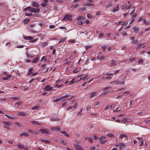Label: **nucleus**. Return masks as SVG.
I'll list each match as a JSON object with an SVG mask.
<instances>
[{
    "mask_svg": "<svg viewBox=\"0 0 150 150\" xmlns=\"http://www.w3.org/2000/svg\"><path fill=\"white\" fill-rule=\"evenodd\" d=\"M63 21H72V16L71 15L67 14L64 16V18L62 19Z\"/></svg>",
    "mask_w": 150,
    "mask_h": 150,
    "instance_id": "nucleus-1",
    "label": "nucleus"
},
{
    "mask_svg": "<svg viewBox=\"0 0 150 150\" xmlns=\"http://www.w3.org/2000/svg\"><path fill=\"white\" fill-rule=\"evenodd\" d=\"M106 137H105L103 136L100 137L98 140L100 141V143L102 144H104L107 142V140L105 139Z\"/></svg>",
    "mask_w": 150,
    "mask_h": 150,
    "instance_id": "nucleus-2",
    "label": "nucleus"
},
{
    "mask_svg": "<svg viewBox=\"0 0 150 150\" xmlns=\"http://www.w3.org/2000/svg\"><path fill=\"white\" fill-rule=\"evenodd\" d=\"M61 128L59 127V126H57L56 127H51L50 128L51 130L52 131H59L60 130Z\"/></svg>",
    "mask_w": 150,
    "mask_h": 150,
    "instance_id": "nucleus-3",
    "label": "nucleus"
},
{
    "mask_svg": "<svg viewBox=\"0 0 150 150\" xmlns=\"http://www.w3.org/2000/svg\"><path fill=\"white\" fill-rule=\"evenodd\" d=\"M39 131L41 132L43 134H48L50 133L49 131L45 129H41L39 130Z\"/></svg>",
    "mask_w": 150,
    "mask_h": 150,
    "instance_id": "nucleus-4",
    "label": "nucleus"
},
{
    "mask_svg": "<svg viewBox=\"0 0 150 150\" xmlns=\"http://www.w3.org/2000/svg\"><path fill=\"white\" fill-rule=\"evenodd\" d=\"M110 67H113L117 65V64L115 61L114 59L110 60Z\"/></svg>",
    "mask_w": 150,
    "mask_h": 150,
    "instance_id": "nucleus-5",
    "label": "nucleus"
},
{
    "mask_svg": "<svg viewBox=\"0 0 150 150\" xmlns=\"http://www.w3.org/2000/svg\"><path fill=\"white\" fill-rule=\"evenodd\" d=\"M40 9L39 8H32V10H30L31 12H34L35 13H38L40 12Z\"/></svg>",
    "mask_w": 150,
    "mask_h": 150,
    "instance_id": "nucleus-6",
    "label": "nucleus"
},
{
    "mask_svg": "<svg viewBox=\"0 0 150 150\" xmlns=\"http://www.w3.org/2000/svg\"><path fill=\"white\" fill-rule=\"evenodd\" d=\"M31 5L32 6L34 7H38L39 6V4L38 3L36 2H32Z\"/></svg>",
    "mask_w": 150,
    "mask_h": 150,
    "instance_id": "nucleus-7",
    "label": "nucleus"
},
{
    "mask_svg": "<svg viewBox=\"0 0 150 150\" xmlns=\"http://www.w3.org/2000/svg\"><path fill=\"white\" fill-rule=\"evenodd\" d=\"M126 145L125 144L121 143L120 144V149H124L126 148Z\"/></svg>",
    "mask_w": 150,
    "mask_h": 150,
    "instance_id": "nucleus-8",
    "label": "nucleus"
},
{
    "mask_svg": "<svg viewBox=\"0 0 150 150\" xmlns=\"http://www.w3.org/2000/svg\"><path fill=\"white\" fill-rule=\"evenodd\" d=\"M53 89V87H50V85H48L46 86L45 88V89L46 91H49L52 90Z\"/></svg>",
    "mask_w": 150,
    "mask_h": 150,
    "instance_id": "nucleus-9",
    "label": "nucleus"
},
{
    "mask_svg": "<svg viewBox=\"0 0 150 150\" xmlns=\"http://www.w3.org/2000/svg\"><path fill=\"white\" fill-rule=\"evenodd\" d=\"M74 146L75 147L76 149L77 150H83L81 147L78 144H74Z\"/></svg>",
    "mask_w": 150,
    "mask_h": 150,
    "instance_id": "nucleus-10",
    "label": "nucleus"
},
{
    "mask_svg": "<svg viewBox=\"0 0 150 150\" xmlns=\"http://www.w3.org/2000/svg\"><path fill=\"white\" fill-rule=\"evenodd\" d=\"M28 131L30 133H31L33 135L38 134V131L36 130L33 131L32 129H29L28 130Z\"/></svg>",
    "mask_w": 150,
    "mask_h": 150,
    "instance_id": "nucleus-11",
    "label": "nucleus"
},
{
    "mask_svg": "<svg viewBox=\"0 0 150 150\" xmlns=\"http://www.w3.org/2000/svg\"><path fill=\"white\" fill-rule=\"evenodd\" d=\"M97 93V92H94L91 93L89 94V98L90 99L92 97H94L95 96Z\"/></svg>",
    "mask_w": 150,
    "mask_h": 150,
    "instance_id": "nucleus-12",
    "label": "nucleus"
},
{
    "mask_svg": "<svg viewBox=\"0 0 150 150\" xmlns=\"http://www.w3.org/2000/svg\"><path fill=\"white\" fill-rule=\"evenodd\" d=\"M26 115V113L25 112H20L17 114L18 116H24Z\"/></svg>",
    "mask_w": 150,
    "mask_h": 150,
    "instance_id": "nucleus-13",
    "label": "nucleus"
},
{
    "mask_svg": "<svg viewBox=\"0 0 150 150\" xmlns=\"http://www.w3.org/2000/svg\"><path fill=\"white\" fill-rule=\"evenodd\" d=\"M84 5L85 6H93L94 5L93 4L91 3H89V2H86V3H85L84 4Z\"/></svg>",
    "mask_w": 150,
    "mask_h": 150,
    "instance_id": "nucleus-14",
    "label": "nucleus"
},
{
    "mask_svg": "<svg viewBox=\"0 0 150 150\" xmlns=\"http://www.w3.org/2000/svg\"><path fill=\"white\" fill-rule=\"evenodd\" d=\"M40 105H38L37 106H34L31 108L32 110H37L40 109Z\"/></svg>",
    "mask_w": 150,
    "mask_h": 150,
    "instance_id": "nucleus-15",
    "label": "nucleus"
},
{
    "mask_svg": "<svg viewBox=\"0 0 150 150\" xmlns=\"http://www.w3.org/2000/svg\"><path fill=\"white\" fill-rule=\"evenodd\" d=\"M119 5L117 4L116 5V7L114 8L113 9V12H115L119 10Z\"/></svg>",
    "mask_w": 150,
    "mask_h": 150,
    "instance_id": "nucleus-16",
    "label": "nucleus"
},
{
    "mask_svg": "<svg viewBox=\"0 0 150 150\" xmlns=\"http://www.w3.org/2000/svg\"><path fill=\"white\" fill-rule=\"evenodd\" d=\"M112 91H110V90L108 91H106L105 92H102L101 93V95H107L110 93L112 92Z\"/></svg>",
    "mask_w": 150,
    "mask_h": 150,
    "instance_id": "nucleus-17",
    "label": "nucleus"
},
{
    "mask_svg": "<svg viewBox=\"0 0 150 150\" xmlns=\"http://www.w3.org/2000/svg\"><path fill=\"white\" fill-rule=\"evenodd\" d=\"M23 38L24 39L27 40H31L33 38V37L30 36H25Z\"/></svg>",
    "mask_w": 150,
    "mask_h": 150,
    "instance_id": "nucleus-18",
    "label": "nucleus"
},
{
    "mask_svg": "<svg viewBox=\"0 0 150 150\" xmlns=\"http://www.w3.org/2000/svg\"><path fill=\"white\" fill-rule=\"evenodd\" d=\"M17 147L19 149H23L24 148L23 145L21 144V143H18L17 145Z\"/></svg>",
    "mask_w": 150,
    "mask_h": 150,
    "instance_id": "nucleus-19",
    "label": "nucleus"
},
{
    "mask_svg": "<svg viewBox=\"0 0 150 150\" xmlns=\"http://www.w3.org/2000/svg\"><path fill=\"white\" fill-rule=\"evenodd\" d=\"M15 125L17 126L20 127H23V125L19 122L15 123Z\"/></svg>",
    "mask_w": 150,
    "mask_h": 150,
    "instance_id": "nucleus-20",
    "label": "nucleus"
},
{
    "mask_svg": "<svg viewBox=\"0 0 150 150\" xmlns=\"http://www.w3.org/2000/svg\"><path fill=\"white\" fill-rule=\"evenodd\" d=\"M105 75L109 76L114 75V74L113 73V71L111 70L110 71L107 72L106 73Z\"/></svg>",
    "mask_w": 150,
    "mask_h": 150,
    "instance_id": "nucleus-21",
    "label": "nucleus"
},
{
    "mask_svg": "<svg viewBox=\"0 0 150 150\" xmlns=\"http://www.w3.org/2000/svg\"><path fill=\"white\" fill-rule=\"evenodd\" d=\"M32 7L31 6H28L26 8H25V9H24L23 10V11H25L27 10H28V11L30 12H31L30 10H32Z\"/></svg>",
    "mask_w": 150,
    "mask_h": 150,
    "instance_id": "nucleus-22",
    "label": "nucleus"
},
{
    "mask_svg": "<svg viewBox=\"0 0 150 150\" xmlns=\"http://www.w3.org/2000/svg\"><path fill=\"white\" fill-rule=\"evenodd\" d=\"M3 123L4 125L8 126H10L11 124V122L8 121H3Z\"/></svg>",
    "mask_w": 150,
    "mask_h": 150,
    "instance_id": "nucleus-23",
    "label": "nucleus"
},
{
    "mask_svg": "<svg viewBox=\"0 0 150 150\" xmlns=\"http://www.w3.org/2000/svg\"><path fill=\"white\" fill-rule=\"evenodd\" d=\"M134 30V32L135 33H137L139 30L140 28L136 27H134L133 28Z\"/></svg>",
    "mask_w": 150,
    "mask_h": 150,
    "instance_id": "nucleus-24",
    "label": "nucleus"
},
{
    "mask_svg": "<svg viewBox=\"0 0 150 150\" xmlns=\"http://www.w3.org/2000/svg\"><path fill=\"white\" fill-rule=\"evenodd\" d=\"M5 115L9 119L14 120L16 119V118L14 116H11L7 115Z\"/></svg>",
    "mask_w": 150,
    "mask_h": 150,
    "instance_id": "nucleus-25",
    "label": "nucleus"
},
{
    "mask_svg": "<svg viewBox=\"0 0 150 150\" xmlns=\"http://www.w3.org/2000/svg\"><path fill=\"white\" fill-rule=\"evenodd\" d=\"M86 10V8L84 6L79 9V11L80 12H83L84 11Z\"/></svg>",
    "mask_w": 150,
    "mask_h": 150,
    "instance_id": "nucleus-26",
    "label": "nucleus"
},
{
    "mask_svg": "<svg viewBox=\"0 0 150 150\" xmlns=\"http://www.w3.org/2000/svg\"><path fill=\"white\" fill-rule=\"evenodd\" d=\"M31 122L32 124L34 125H40V123L35 121H32Z\"/></svg>",
    "mask_w": 150,
    "mask_h": 150,
    "instance_id": "nucleus-27",
    "label": "nucleus"
},
{
    "mask_svg": "<svg viewBox=\"0 0 150 150\" xmlns=\"http://www.w3.org/2000/svg\"><path fill=\"white\" fill-rule=\"evenodd\" d=\"M60 133L64 134L66 137H68L69 136V135L65 131L61 132Z\"/></svg>",
    "mask_w": 150,
    "mask_h": 150,
    "instance_id": "nucleus-28",
    "label": "nucleus"
},
{
    "mask_svg": "<svg viewBox=\"0 0 150 150\" xmlns=\"http://www.w3.org/2000/svg\"><path fill=\"white\" fill-rule=\"evenodd\" d=\"M143 45L142 44H138L136 47L135 49L136 50H137L138 49L141 48L142 47V45Z\"/></svg>",
    "mask_w": 150,
    "mask_h": 150,
    "instance_id": "nucleus-29",
    "label": "nucleus"
},
{
    "mask_svg": "<svg viewBox=\"0 0 150 150\" xmlns=\"http://www.w3.org/2000/svg\"><path fill=\"white\" fill-rule=\"evenodd\" d=\"M85 18L82 16H79L77 19V21H79L80 20H84L85 19Z\"/></svg>",
    "mask_w": 150,
    "mask_h": 150,
    "instance_id": "nucleus-30",
    "label": "nucleus"
},
{
    "mask_svg": "<svg viewBox=\"0 0 150 150\" xmlns=\"http://www.w3.org/2000/svg\"><path fill=\"white\" fill-rule=\"evenodd\" d=\"M135 8H132L130 10V15L132 14L135 11Z\"/></svg>",
    "mask_w": 150,
    "mask_h": 150,
    "instance_id": "nucleus-31",
    "label": "nucleus"
},
{
    "mask_svg": "<svg viewBox=\"0 0 150 150\" xmlns=\"http://www.w3.org/2000/svg\"><path fill=\"white\" fill-rule=\"evenodd\" d=\"M105 57L104 56H102L101 57H98L97 58V59L99 60L100 61L103 60L105 59Z\"/></svg>",
    "mask_w": 150,
    "mask_h": 150,
    "instance_id": "nucleus-32",
    "label": "nucleus"
},
{
    "mask_svg": "<svg viewBox=\"0 0 150 150\" xmlns=\"http://www.w3.org/2000/svg\"><path fill=\"white\" fill-rule=\"evenodd\" d=\"M39 58L38 57H36L35 58L32 60V63H35L38 62V61Z\"/></svg>",
    "mask_w": 150,
    "mask_h": 150,
    "instance_id": "nucleus-33",
    "label": "nucleus"
},
{
    "mask_svg": "<svg viewBox=\"0 0 150 150\" xmlns=\"http://www.w3.org/2000/svg\"><path fill=\"white\" fill-rule=\"evenodd\" d=\"M30 21V19L28 18L25 19L23 21V23L25 24H27L29 23Z\"/></svg>",
    "mask_w": 150,
    "mask_h": 150,
    "instance_id": "nucleus-34",
    "label": "nucleus"
},
{
    "mask_svg": "<svg viewBox=\"0 0 150 150\" xmlns=\"http://www.w3.org/2000/svg\"><path fill=\"white\" fill-rule=\"evenodd\" d=\"M128 5L127 4H124L122 6V8L124 10H126L128 8Z\"/></svg>",
    "mask_w": 150,
    "mask_h": 150,
    "instance_id": "nucleus-35",
    "label": "nucleus"
},
{
    "mask_svg": "<svg viewBox=\"0 0 150 150\" xmlns=\"http://www.w3.org/2000/svg\"><path fill=\"white\" fill-rule=\"evenodd\" d=\"M62 99L61 97H60L59 98H57L55 99L54 100H53L54 102H56L58 101H60Z\"/></svg>",
    "mask_w": 150,
    "mask_h": 150,
    "instance_id": "nucleus-36",
    "label": "nucleus"
},
{
    "mask_svg": "<svg viewBox=\"0 0 150 150\" xmlns=\"http://www.w3.org/2000/svg\"><path fill=\"white\" fill-rule=\"evenodd\" d=\"M80 5L79 4H74L73 6V8L74 9H75L78 8L79 6Z\"/></svg>",
    "mask_w": 150,
    "mask_h": 150,
    "instance_id": "nucleus-37",
    "label": "nucleus"
},
{
    "mask_svg": "<svg viewBox=\"0 0 150 150\" xmlns=\"http://www.w3.org/2000/svg\"><path fill=\"white\" fill-rule=\"evenodd\" d=\"M88 78L89 77H88V76L86 75L85 76L82 78V80H83V81H84L88 80Z\"/></svg>",
    "mask_w": 150,
    "mask_h": 150,
    "instance_id": "nucleus-38",
    "label": "nucleus"
},
{
    "mask_svg": "<svg viewBox=\"0 0 150 150\" xmlns=\"http://www.w3.org/2000/svg\"><path fill=\"white\" fill-rule=\"evenodd\" d=\"M120 110V107H118L117 108H116L115 110H113V112H115L117 111H119Z\"/></svg>",
    "mask_w": 150,
    "mask_h": 150,
    "instance_id": "nucleus-39",
    "label": "nucleus"
},
{
    "mask_svg": "<svg viewBox=\"0 0 150 150\" xmlns=\"http://www.w3.org/2000/svg\"><path fill=\"white\" fill-rule=\"evenodd\" d=\"M41 140L43 142L47 143H49L50 142L49 141L43 139H41Z\"/></svg>",
    "mask_w": 150,
    "mask_h": 150,
    "instance_id": "nucleus-40",
    "label": "nucleus"
},
{
    "mask_svg": "<svg viewBox=\"0 0 150 150\" xmlns=\"http://www.w3.org/2000/svg\"><path fill=\"white\" fill-rule=\"evenodd\" d=\"M11 99L13 100H15L18 99H20V98H19L18 96H16L15 97H12L11 98Z\"/></svg>",
    "mask_w": 150,
    "mask_h": 150,
    "instance_id": "nucleus-41",
    "label": "nucleus"
},
{
    "mask_svg": "<svg viewBox=\"0 0 150 150\" xmlns=\"http://www.w3.org/2000/svg\"><path fill=\"white\" fill-rule=\"evenodd\" d=\"M126 136V135L124 134H121L119 136V138L120 139H122L123 138L125 137Z\"/></svg>",
    "mask_w": 150,
    "mask_h": 150,
    "instance_id": "nucleus-42",
    "label": "nucleus"
},
{
    "mask_svg": "<svg viewBox=\"0 0 150 150\" xmlns=\"http://www.w3.org/2000/svg\"><path fill=\"white\" fill-rule=\"evenodd\" d=\"M121 35L122 36H124L127 35V34L126 31H123L122 32Z\"/></svg>",
    "mask_w": 150,
    "mask_h": 150,
    "instance_id": "nucleus-43",
    "label": "nucleus"
},
{
    "mask_svg": "<svg viewBox=\"0 0 150 150\" xmlns=\"http://www.w3.org/2000/svg\"><path fill=\"white\" fill-rule=\"evenodd\" d=\"M70 96V95H69V94H67L64 96H62L61 97H62V99H63L64 98H68V97H69Z\"/></svg>",
    "mask_w": 150,
    "mask_h": 150,
    "instance_id": "nucleus-44",
    "label": "nucleus"
},
{
    "mask_svg": "<svg viewBox=\"0 0 150 150\" xmlns=\"http://www.w3.org/2000/svg\"><path fill=\"white\" fill-rule=\"evenodd\" d=\"M25 16H31L32 15V14L31 13H25Z\"/></svg>",
    "mask_w": 150,
    "mask_h": 150,
    "instance_id": "nucleus-45",
    "label": "nucleus"
},
{
    "mask_svg": "<svg viewBox=\"0 0 150 150\" xmlns=\"http://www.w3.org/2000/svg\"><path fill=\"white\" fill-rule=\"evenodd\" d=\"M60 142L64 145H65L66 144V143L65 142V141L63 139L60 140Z\"/></svg>",
    "mask_w": 150,
    "mask_h": 150,
    "instance_id": "nucleus-46",
    "label": "nucleus"
},
{
    "mask_svg": "<svg viewBox=\"0 0 150 150\" xmlns=\"http://www.w3.org/2000/svg\"><path fill=\"white\" fill-rule=\"evenodd\" d=\"M47 5V4L46 3L44 2L42 3L41 4V5L42 6V7H45Z\"/></svg>",
    "mask_w": 150,
    "mask_h": 150,
    "instance_id": "nucleus-47",
    "label": "nucleus"
},
{
    "mask_svg": "<svg viewBox=\"0 0 150 150\" xmlns=\"http://www.w3.org/2000/svg\"><path fill=\"white\" fill-rule=\"evenodd\" d=\"M92 47V46L91 45H87V46H85V48L86 50H87L89 48H91Z\"/></svg>",
    "mask_w": 150,
    "mask_h": 150,
    "instance_id": "nucleus-48",
    "label": "nucleus"
},
{
    "mask_svg": "<svg viewBox=\"0 0 150 150\" xmlns=\"http://www.w3.org/2000/svg\"><path fill=\"white\" fill-rule=\"evenodd\" d=\"M88 142H90L91 143H92L93 142V139L91 137H88Z\"/></svg>",
    "mask_w": 150,
    "mask_h": 150,
    "instance_id": "nucleus-49",
    "label": "nucleus"
},
{
    "mask_svg": "<svg viewBox=\"0 0 150 150\" xmlns=\"http://www.w3.org/2000/svg\"><path fill=\"white\" fill-rule=\"evenodd\" d=\"M65 39H66V38H63L59 40V42H58V43H60L64 42L65 40Z\"/></svg>",
    "mask_w": 150,
    "mask_h": 150,
    "instance_id": "nucleus-50",
    "label": "nucleus"
},
{
    "mask_svg": "<svg viewBox=\"0 0 150 150\" xmlns=\"http://www.w3.org/2000/svg\"><path fill=\"white\" fill-rule=\"evenodd\" d=\"M83 23V22L82 21H79L78 22V25H81Z\"/></svg>",
    "mask_w": 150,
    "mask_h": 150,
    "instance_id": "nucleus-51",
    "label": "nucleus"
},
{
    "mask_svg": "<svg viewBox=\"0 0 150 150\" xmlns=\"http://www.w3.org/2000/svg\"><path fill=\"white\" fill-rule=\"evenodd\" d=\"M142 20H143V18L142 17H140L138 18V21L139 22H140Z\"/></svg>",
    "mask_w": 150,
    "mask_h": 150,
    "instance_id": "nucleus-52",
    "label": "nucleus"
},
{
    "mask_svg": "<svg viewBox=\"0 0 150 150\" xmlns=\"http://www.w3.org/2000/svg\"><path fill=\"white\" fill-rule=\"evenodd\" d=\"M79 72V70L78 69H77L73 71V72L74 73H77Z\"/></svg>",
    "mask_w": 150,
    "mask_h": 150,
    "instance_id": "nucleus-53",
    "label": "nucleus"
},
{
    "mask_svg": "<svg viewBox=\"0 0 150 150\" xmlns=\"http://www.w3.org/2000/svg\"><path fill=\"white\" fill-rule=\"evenodd\" d=\"M50 120L52 121H58V119L57 118H53L51 119Z\"/></svg>",
    "mask_w": 150,
    "mask_h": 150,
    "instance_id": "nucleus-54",
    "label": "nucleus"
},
{
    "mask_svg": "<svg viewBox=\"0 0 150 150\" xmlns=\"http://www.w3.org/2000/svg\"><path fill=\"white\" fill-rule=\"evenodd\" d=\"M112 77L110 76H107L105 78V81L110 80L111 79Z\"/></svg>",
    "mask_w": 150,
    "mask_h": 150,
    "instance_id": "nucleus-55",
    "label": "nucleus"
},
{
    "mask_svg": "<svg viewBox=\"0 0 150 150\" xmlns=\"http://www.w3.org/2000/svg\"><path fill=\"white\" fill-rule=\"evenodd\" d=\"M43 60H44L45 62H46L47 61V59H46L45 58V57L44 56L42 57V59H41V61H42Z\"/></svg>",
    "mask_w": 150,
    "mask_h": 150,
    "instance_id": "nucleus-56",
    "label": "nucleus"
},
{
    "mask_svg": "<svg viewBox=\"0 0 150 150\" xmlns=\"http://www.w3.org/2000/svg\"><path fill=\"white\" fill-rule=\"evenodd\" d=\"M138 42V41L137 40H134L132 42V44H137Z\"/></svg>",
    "mask_w": 150,
    "mask_h": 150,
    "instance_id": "nucleus-57",
    "label": "nucleus"
},
{
    "mask_svg": "<svg viewBox=\"0 0 150 150\" xmlns=\"http://www.w3.org/2000/svg\"><path fill=\"white\" fill-rule=\"evenodd\" d=\"M117 81L119 83V84H125V82L123 81H120L119 80H117Z\"/></svg>",
    "mask_w": 150,
    "mask_h": 150,
    "instance_id": "nucleus-58",
    "label": "nucleus"
},
{
    "mask_svg": "<svg viewBox=\"0 0 150 150\" xmlns=\"http://www.w3.org/2000/svg\"><path fill=\"white\" fill-rule=\"evenodd\" d=\"M107 136L111 138H113L114 137V135L111 134H109L107 135Z\"/></svg>",
    "mask_w": 150,
    "mask_h": 150,
    "instance_id": "nucleus-59",
    "label": "nucleus"
},
{
    "mask_svg": "<svg viewBox=\"0 0 150 150\" xmlns=\"http://www.w3.org/2000/svg\"><path fill=\"white\" fill-rule=\"evenodd\" d=\"M101 48L103 49V51L104 52L107 49V47L105 46H102Z\"/></svg>",
    "mask_w": 150,
    "mask_h": 150,
    "instance_id": "nucleus-60",
    "label": "nucleus"
},
{
    "mask_svg": "<svg viewBox=\"0 0 150 150\" xmlns=\"http://www.w3.org/2000/svg\"><path fill=\"white\" fill-rule=\"evenodd\" d=\"M75 82V81H74V79H73L71 81H70L69 83L70 84H72L74 83Z\"/></svg>",
    "mask_w": 150,
    "mask_h": 150,
    "instance_id": "nucleus-61",
    "label": "nucleus"
},
{
    "mask_svg": "<svg viewBox=\"0 0 150 150\" xmlns=\"http://www.w3.org/2000/svg\"><path fill=\"white\" fill-rule=\"evenodd\" d=\"M24 47V46L23 45H17L16 46V47L18 48H22L23 47Z\"/></svg>",
    "mask_w": 150,
    "mask_h": 150,
    "instance_id": "nucleus-62",
    "label": "nucleus"
},
{
    "mask_svg": "<svg viewBox=\"0 0 150 150\" xmlns=\"http://www.w3.org/2000/svg\"><path fill=\"white\" fill-rule=\"evenodd\" d=\"M24 136L25 137H28L29 136V134L28 133H24Z\"/></svg>",
    "mask_w": 150,
    "mask_h": 150,
    "instance_id": "nucleus-63",
    "label": "nucleus"
},
{
    "mask_svg": "<svg viewBox=\"0 0 150 150\" xmlns=\"http://www.w3.org/2000/svg\"><path fill=\"white\" fill-rule=\"evenodd\" d=\"M111 88V87L110 86H107V87H105L103 88V90H108Z\"/></svg>",
    "mask_w": 150,
    "mask_h": 150,
    "instance_id": "nucleus-64",
    "label": "nucleus"
}]
</instances>
